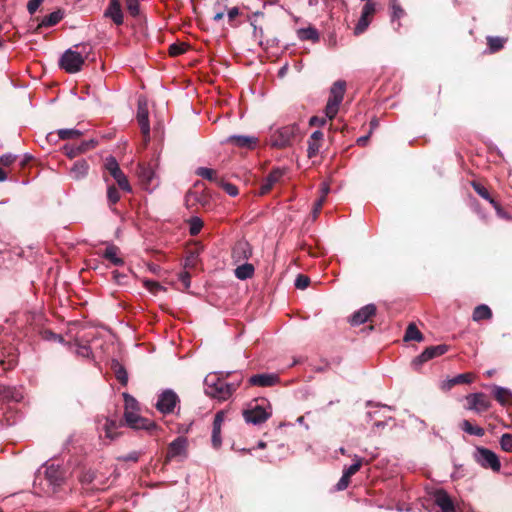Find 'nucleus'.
<instances>
[{"instance_id": "obj_1", "label": "nucleus", "mask_w": 512, "mask_h": 512, "mask_svg": "<svg viewBox=\"0 0 512 512\" xmlns=\"http://www.w3.org/2000/svg\"><path fill=\"white\" fill-rule=\"evenodd\" d=\"M346 90V82L338 80L330 88V95L325 107V115L329 120H333L338 113L339 106L343 101Z\"/></svg>"}, {"instance_id": "obj_2", "label": "nucleus", "mask_w": 512, "mask_h": 512, "mask_svg": "<svg viewBox=\"0 0 512 512\" xmlns=\"http://www.w3.org/2000/svg\"><path fill=\"white\" fill-rule=\"evenodd\" d=\"M80 45H76V47H79ZM82 46V51L77 52L72 49L66 50L61 58L59 59V67L63 69L65 72L73 74L77 73L82 69V66L84 65L85 58L82 55V52H85L86 46Z\"/></svg>"}, {"instance_id": "obj_3", "label": "nucleus", "mask_w": 512, "mask_h": 512, "mask_svg": "<svg viewBox=\"0 0 512 512\" xmlns=\"http://www.w3.org/2000/svg\"><path fill=\"white\" fill-rule=\"evenodd\" d=\"M299 128L296 125H288L274 131L270 136V144L275 148H285L292 145Z\"/></svg>"}, {"instance_id": "obj_4", "label": "nucleus", "mask_w": 512, "mask_h": 512, "mask_svg": "<svg viewBox=\"0 0 512 512\" xmlns=\"http://www.w3.org/2000/svg\"><path fill=\"white\" fill-rule=\"evenodd\" d=\"M205 385L206 394L219 400L228 399L236 391L238 386L235 384L226 383L221 379H217L215 382L210 383L208 378L205 379Z\"/></svg>"}, {"instance_id": "obj_5", "label": "nucleus", "mask_w": 512, "mask_h": 512, "mask_svg": "<svg viewBox=\"0 0 512 512\" xmlns=\"http://www.w3.org/2000/svg\"><path fill=\"white\" fill-rule=\"evenodd\" d=\"M465 402L466 404L464 405V408L466 410L473 411L476 414H482L488 411L492 406V402L489 397L482 392L466 395Z\"/></svg>"}, {"instance_id": "obj_6", "label": "nucleus", "mask_w": 512, "mask_h": 512, "mask_svg": "<svg viewBox=\"0 0 512 512\" xmlns=\"http://www.w3.org/2000/svg\"><path fill=\"white\" fill-rule=\"evenodd\" d=\"M105 168L110 173V175L115 179L120 189L125 192H131V185L126 177V175L121 170L118 162L114 157H109L106 159Z\"/></svg>"}, {"instance_id": "obj_7", "label": "nucleus", "mask_w": 512, "mask_h": 512, "mask_svg": "<svg viewBox=\"0 0 512 512\" xmlns=\"http://www.w3.org/2000/svg\"><path fill=\"white\" fill-rule=\"evenodd\" d=\"M448 350L449 346L446 344L427 347L420 355L412 360L411 365L415 370H418L423 363L445 354Z\"/></svg>"}, {"instance_id": "obj_8", "label": "nucleus", "mask_w": 512, "mask_h": 512, "mask_svg": "<svg viewBox=\"0 0 512 512\" xmlns=\"http://www.w3.org/2000/svg\"><path fill=\"white\" fill-rule=\"evenodd\" d=\"M475 459L484 468H490L493 471H499L501 468L498 456L487 448L478 447L475 453Z\"/></svg>"}, {"instance_id": "obj_9", "label": "nucleus", "mask_w": 512, "mask_h": 512, "mask_svg": "<svg viewBox=\"0 0 512 512\" xmlns=\"http://www.w3.org/2000/svg\"><path fill=\"white\" fill-rule=\"evenodd\" d=\"M136 119L146 144L150 140V123L148 106L145 100L138 101Z\"/></svg>"}, {"instance_id": "obj_10", "label": "nucleus", "mask_w": 512, "mask_h": 512, "mask_svg": "<svg viewBox=\"0 0 512 512\" xmlns=\"http://www.w3.org/2000/svg\"><path fill=\"white\" fill-rule=\"evenodd\" d=\"M178 402V395L174 391L168 389L159 395L156 408L163 414H170L174 411V408Z\"/></svg>"}, {"instance_id": "obj_11", "label": "nucleus", "mask_w": 512, "mask_h": 512, "mask_svg": "<svg viewBox=\"0 0 512 512\" xmlns=\"http://www.w3.org/2000/svg\"><path fill=\"white\" fill-rule=\"evenodd\" d=\"M137 175L141 186L145 190H152L158 184L156 183V175L149 164L139 163L137 166Z\"/></svg>"}, {"instance_id": "obj_12", "label": "nucleus", "mask_w": 512, "mask_h": 512, "mask_svg": "<svg viewBox=\"0 0 512 512\" xmlns=\"http://www.w3.org/2000/svg\"><path fill=\"white\" fill-rule=\"evenodd\" d=\"M187 447L188 441L187 438L183 436L177 437L173 440L168 448L166 453V462L171 461L175 458H185L187 456Z\"/></svg>"}, {"instance_id": "obj_13", "label": "nucleus", "mask_w": 512, "mask_h": 512, "mask_svg": "<svg viewBox=\"0 0 512 512\" xmlns=\"http://www.w3.org/2000/svg\"><path fill=\"white\" fill-rule=\"evenodd\" d=\"M376 12V4L373 2H367L362 9L361 17L358 20V23L356 24L354 28V34L360 35L366 31L369 24L372 21V18Z\"/></svg>"}, {"instance_id": "obj_14", "label": "nucleus", "mask_w": 512, "mask_h": 512, "mask_svg": "<svg viewBox=\"0 0 512 512\" xmlns=\"http://www.w3.org/2000/svg\"><path fill=\"white\" fill-rule=\"evenodd\" d=\"M270 416L271 412L266 411L265 408L258 404L243 411L245 421L254 425L266 422Z\"/></svg>"}, {"instance_id": "obj_15", "label": "nucleus", "mask_w": 512, "mask_h": 512, "mask_svg": "<svg viewBox=\"0 0 512 512\" xmlns=\"http://www.w3.org/2000/svg\"><path fill=\"white\" fill-rule=\"evenodd\" d=\"M18 363V352L12 347H2L1 350V358H0V366L3 368V371H10L16 367Z\"/></svg>"}, {"instance_id": "obj_16", "label": "nucleus", "mask_w": 512, "mask_h": 512, "mask_svg": "<svg viewBox=\"0 0 512 512\" xmlns=\"http://www.w3.org/2000/svg\"><path fill=\"white\" fill-rule=\"evenodd\" d=\"M362 463L363 460L357 458L354 464L343 470V475L336 484L337 491H343L349 486L351 477L360 470Z\"/></svg>"}, {"instance_id": "obj_17", "label": "nucleus", "mask_w": 512, "mask_h": 512, "mask_svg": "<svg viewBox=\"0 0 512 512\" xmlns=\"http://www.w3.org/2000/svg\"><path fill=\"white\" fill-rule=\"evenodd\" d=\"M104 17L110 18L117 26L123 24L124 14L120 0H110L108 7L104 11Z\"/></svg>"}, {"instance_id": "obj_18", "label": "nucleus", "mask_w": 512, "mask_h": 512, "mask_svg": "<svg viewBox=\"0 0 512 512\" xmlns=\"http://www.w3.org/2000/svg\"><path fill=\"white\" fill-rule=\"evenodd\" d=\"M376 306L374 304H368L358 311H356L350 318V323L353 326H358L371 319L376 314Z\"/></svg>"}, {"instance_id": "obj_19", "label": "nucleus", "mask_w": 512, "mask_h": 512, "mask_svg": "<svg viewBox=\"0 0 512 512\" xmlns=\"http://www.w3.org/2000/svg\"><path fill=\"white\" fill-rule=\"evenodd\" d=\"M434 503L439 506L442 512H456L451 497L444 489H437L433 493Z\"/></svg>"}, {"instance_id": "obj_20", "label": "nucleus", "mask_w": 512, "mask_h": 512, "mask_svg": "<svg viewBox=\"0 0 512 512\" xmlns=\"http://www.w3.org/2000/svg\"><path fill=\"white\" fill-rule=\"evenodd\" d=\"M284 170L280 168H274L267 175V177L263 180L260 186V195H265L271 191L273 186L283 177Z\"/></svg>"}, {"instance_id": "obj_21", "label": "nucleus", "mask_w": 512, "mask_h": 512, "mask_svg": "<svg viewBox=\"0 0 512 512\" xmlns=\"http://www.w3.org/2000/svg\"><path fill=\"white\" fill-rule=\"evenodd\" d=\"M475 380V374L471 372L459 374L451 379L443 381L441 384V389L443 391H449L456 385L461 384H470Z\"/></svg>"}, {"instance_id": "obj_22", "label": "nucleus", "mask_w": 512, "mask_h": 512, "mask_svg": "<svg viewBox=\"0 0 512 512\" xmlns=\"http://www.w3.org/2000/svg\"><path fill=\"white\" fill-rule=\"evenodd\" d=\"M44 479L52 486L53 492L59 487L64 480L62 471L54 465L48 466L44 472Z\"/></svg>"}, {"instance_id": "obj_23", "label": "nucleus", "mask_w": 512, "mask_h": 512, "mask_svg": "<svg viewBox=\"0 0 512 512\" xmlns=\"http://www.w3.org/2000/svg\"><path fill=\"white\" fill-rule=\"evenodd\" d=\"M223 143H230L237 147L253 149L258 143V138L254 136L233 135L226 138Z\"/></svg>"}, {"instance_id": "obj_24", "label": "nucleus", "mask_w": 512, "mask_h": 512, "mask_svg": "<svg viewBox=\"0 0 512 512\" xmlns=\"http://www.w3.org/2000/svg\"><path fill=\"white\" fill-rule=\"evenodd\" d=\"M89 164L84 159L75 161L69 169V176L76 181L84 179L89 172Z\"/></svg>"}, {"instance_id": "obj_25", "label": "nucleus", "mask_w": 512, "mask_h": 512, "mask_svg": "<svg viewBox=\"0 0 512 512\" xmlns=\"http://www.w3.org/2000/svg\"><path fill=\"white\" fill-rule=\"evenodd\" d=\"M279 377L275 374H255L248 382L251 386L271 387L278 383Z\"/></svg>"}, {"instance_id": "obj_26", "label": "nucleus", "mask_w": 512, "mask_h": 512, "mask_svg": "<svg viewBox=\"0 0 512 512\" xmlns=\"http://www.w3.org/2000/svg\"><path fill=\"white\" fill-rule=\"evenodd\" d=\"M120 253V248L118 246L109 244L100 255L114 266H123L124 259L120 256Z\"/></svg>"}, {"instance_id": "obj_27", "label": "nucleus", "mask_w": 512, "mask_h": 512, "mask_svg": "<svg viewBox=\"0 0 512 512\" xmlns=\"http://www.w3.org/2000/svg\"><path fill=\"white\" fill-rule=\"evenodd\" d=\"M224 412L219 411L216 413L213 421V429H212V436L211 441L214 448H219L222 444L221 440V427L222 423L224 421Z\"/></svg>"}, {"instance_id": "obj_28", "label": "nucleus", "mask_w": 512, "mask_h": 512, "mask_svg": "<svg viewBox=\"0 0 512 512\" xmlns=\"http://www.w3.org/2000/svg\"><path fill=\"white\" fill-rule=\"evenodd\" d=\"M324 134L317 130L314 131L308 140L307 156L313 158L318 155L320 147L322 145Z\"/></svg>"}, {"instance_id": "obj_29", "label": "nucleus", "mask_w": 512, "mask_h": 512, "mask_svg": "<svg viewBox=\"0 0 512 512\" xmlns=\"http://www.w3.org/2000/svg\"><path fill=\"white\" fill-rule=\"evenodd\" d=\"M493 396L503 406L512 404V392L507 388L494 385Z\"/></svg>"}, {"instance_id": "obj_30", "label": "nucleus", "mask_w": 512, "mask_h": 512, "mask_svg": "<svg viewBox=\"0 0 512 512\" xmlns=\"http://www.w3.org/2000/svg\"><path fill=\"white\" fill-rule=\"evenodd\" d=\"M203 250V246L200 243L195 244L193 248L188 250V255L185 258V268H195L199 261V254Z\"/></svg>"}, {"instance_id": "obj_31", "label": "nucleus", "mask_w": 512, "mask_h": 512, "mask_svg": "<svg viewBox=\"0 0 512 512\" xmlns=\"http://www.w3.org/2000/svg\"><path fill=\"white\" fill-rule=\"evenodd\" d=\"M129 427L135 430H146L152 433L157 429V424L139 415Z\"/></svg>"}, {"instance_id": "obj_32", "label": "nucleus", "mask_w": 512, "mask_h": 512, "mask_svg": "<svg viewBox=\"0 0 512 512\" xmlns=\"http://www.w3.org/2000/svg\"><path fill=\"white\" fill-rule=\"evenodd\" d=\"M63 11L58 9L52 13H50L49 15H46L43 17V19L41 20V22L38 24L36 30L42 28V27H52L54 25H56L57 23H59L62 18H63Z\"/></svg>"}, {"instance_id": "obj_33", "label": "nucleus", "mask_w": 512, "mask_h": 512, "mask_svg": "<svg viewBox=\"0 0 512 512\" xmlns=\"http://www.w3.org/2000/svg\"><path fill=\"white\" fill-rule=\"evenodd\" d=\"M227 8V0H217L211 7L210 13L212 20L215 22L222 20Z\"/></svg>"}, {"instance_id": "obj_34", "label": "nucleus", "mask_w": 512, "mask_h": 512, "mask_svg": "<svg viewBox=\"0 0 512 512\" xmlns=\"http://www.w3.org/2000/svg\"><path fill=\"white\" fill-rule=\"evenodd\" d=\"M111 369L114 372V375L116 379L120 382V384L126 386L128 383V373L125 367L118 361L113 360L111 363Z\"/></svg>"}, {"instance_id": "obj_35", "label": "nucleus", "mask_w": 512, "mask_h": 512, "mask_svg": "<svg viewBox=\"0 0 512 512\" xmlns=\"http://www.w3.org/2000/svg\"><path fill=\"white\" fill-rule=\"evenodd\" d=\"M20 398L21 396L15 388L6 385H0V400L19 401Z\"/></svg>"}, {"instance_id": "obj_36", "label": "nucleus", "mask_w": 512, "mask_h": 512, "mask_svg": "<svg viewBox=\"0 0 512 512\" xmlns=\"http://www.w3.org/2000/svg\"><path fill=\"white\" fill-rule=\"evenodd\" d=\"M492 310L485 304L474 308L472 318L474 321L489 320L492 318Z\"/></svg>"}, {"instance_id": "obj_37", "label": "nucleus", "mask_w": 512, "mask_h": 512, "mask_svg": "<svg viewBox=\"0 0 512 512\" xmlns=\"http://www.w3.org/2000/svg\"><path fill=\"white\" fill-rule=\"evenodd\" d=\"M424 336L414 323H410L404 335V341H423Z\"/></svg>"}, {"instance_id": "obj_38", "label": "nucleus", "mask_w": 512, "mask_h": 512, "mask_svg": "<svg viewBox=\"0 0 512 512\" xmlns=\"http://www.w3.org/2000/svg\"><path fill=\"white\" fill-rule=\"evenodd\" d=\"M123 426H124V423L122 420L117 421V420H113V419H107V421L104 425L106 436L111 439H114L115 437L118 436V433L116 432V430Z\"/></svg>"}, {"instance_id": "obj_39", "label": "nucleus", "mask_w": 512, "mask_h": 512, "mask_svg": "<svg viewBox=\"0 0 512 512\" xmlns=\"http://www.w3.org/2000/svg\"><path fill=\"white\" fill-rule=\"evenodd\" d=\"M254 274V266L250 263H245L235 269V276L240 280L251 278Z\"/></svg>"}, {"instance_id": "obj_40", "label": "nucleus", "mask_w": 512, "mask_h": 512, "mask_svg": "<svg viewBox=\"0 0 512 512\" xmlns=\"http://www.w3.org/2000/svg\"><path fill=\"white\" fill-rule=\"evenodd\" d=\"M196 175H198L204 179H207L211 182H214L217 185L221 179L220 177L217 176V172L214 169L207 168V167H199L196 170Z\"/></svg>"}, {"instance_id": "obj_41", "label": "nucleus", "mask_w": 512, "mask_h": 512, "mask_svg": "<svg viewBox=\"0 0 512 512\" xmlns=\"http://www.w3.org/2000/svg\"><path fill=\"white\" fill-rule=\"evenodd\" d=\"M252 254L250 246L248 243H238L236 247L233 249V257L238 259H248Z\"/></svg>"}, {"instance_id": "obj_42", "label": "nucleus", "mask_w": 512, "mask_h": 512, "mask_svg": "<svg viewBox=\"0 0 512 512\" xmlns=\"http://www.w3.org/2000/svg\"><path fill=\"white\" fill-rule=\"evenodd\" d=\"M56 134L61 140H73L82 136V132L75 128L59 129L57 130Z\"/></svg>"}, {"instance_id": "obj_43", "label": "nucleus", "mask_w": 512, "mask_h": 512, "mask_svg": "<svg viewBox=\"0 0 512 512\" xmlns=\"http://www.w3.org/2000/svg\"><path fill=\"white\" fill-rule=\"evenodd\" d=\"M298 36L302 40L319 41V33L314 27L302 28L298 31Z\"/></svg>"}, {"instance_id": "obj_44", "label": "nucleus", "mask_w": 512, "mask_h": 512, "mask_svg": "<svg viewBox=\"0 0 512 512\" xmlns=\"http://www.w3.org/2000/svg\"><path fill=\"white\" fill-rule=\"evenodd\" d=\"M461 428L470 435L482 437L485 434V430L482 427L474 426L469 420H463Z\"/></svg>"}, {"instance_id": "obj_45", "label": "nucleus", "mask_w": 512, "mask_h": 512, "mask_svg": "<svg viewBox=\"0 0 512 512\" xmlns=\"http://www.w3.org/2000/svg\"><path fill=\"white\" fill-rule=\"evenodd\" d=\"M505 42H506V39L501 38V37H493V36L487 37V45H488L491 53L500 51L504 47Z\"/></svg>"}, {"instance_id": "obj_46", "label": "nucleus", "mask_w": 512, "mask_h": 512, "mask_svg": "<svg viewBox=\"0 0 512 512\" xmlns=\"http://www.w3.org/2000/svg\"><path fill=\"white\" fill-rule=\"evenodd\" d=\"M471 186L473 187V189L475 190V192L481 196L483 199L489 201L491 203V201H494L495 199L491 196L490 192L488 191V189L480 182L478 181H472L471 182Z\"/></svg>"}, {"instance_id": "obj_47", "label": "nucleus", "mask_w": 512, "mask_h": 512, "mask_svg": "<svg viewBox=\"0 0 512 512\" xmlns=\"http://www.w3.org/2000/svg\"><path fill=\"white\" fill-rule=\"evenodd\" d=\"M189 223V232L192 236H196L199 234L203 227V221L199 217H192L188 221Z\"/></svg>"}, {"instance_id": "obj_48", "label": "nucleus", "mask_w": 512, "mask_h": 512, "mask_svg": "<svg viewBox=\"0 0 512 512\" xmlns=\"http://www.w3.org/2000/svg\"><path fill=\"white\" fill-rule=\"evenodd\" d=\"M218 186L221 187L228 195L235 197L238 195L239 190L237 186L232 183L226 182L223 178L220 179Z\"/></svg>"}, {"instance_id": "obj_49", "label": "nucleus", "mask_w": 512, "mask_h": 512, "mask_svg": "<svg viewBox=\"0 0 512 512\" xmlns=\"http://www.w3.org/2000/svg\"><path fill=\"white\" fill-rule=\"evenodd\" d=\"M187 51V45L184 43H173L169 46V55L172 57H176L184 54Z\"/></svg>"}, {"instance_id": "obj_50", "label": "nucleus", "mask_w": 512, "mask_h": 512, "mask_svg": "<svg viewBox=\"0 0 512 512\" xmlns=\"http://www.w3.org/2000/svg\"><path fill=\"white\" fill-rule=\"evenodd\" d=\"M125 402V411H136L138 409L137 400L128 393H123Z\"/></svg>"}, {"instance_id": "obj_51", "label": "nucleus", "mask_w": 512, "mask_h": 512, "mask_svg": "<svg viewBox=\"0 0 512 512\" xmlns=\"http://www.w3.org/2000/svg\"><path fill=\"white\" fill-rule=\"evenodd\" d=\"M107 199L110 205H114L120 200V193L114 185L108 187Z\"/></svg>"}, {"instance_id": "obj_52", "label": "nucleus", "mask_w": 512, "mask_h": 512, "mask_svg": "<svg viewBox=\"0 0 512 512\" xmlns=\"http://www.w3.org/2000/svg\"><path fill=\"white\" fill-rule=\"evenodd\" d=\"M125 3L126 8L131 16L136 17L139 15V0H125Z\"/></svg>"}, {"instance_id": "obj_53", "label": "nucleus", "mask_w": 512, "mask_h": 512, "mask_svg": "<svg viewBox=\"0 0 512 512\" xmlns=\"http://www.w3.org/2000/svg\"><path fill=\"white\" fill-rule=\"evenodd\" d=\"M226 12H227L228 22H229L230 26L236 27L238 25L236 23V18L240 15L239 8L238 7L227 8Z\"/></svg>"}, {"instance_id": "obj_54", "label": "nucleus", "mask_w": 512, "mask_h": 512, "mask_svg": "<svg viewBox=\"0 0 512 512\" xmlns=\"http://www.w3.org/2000/svg\"><path fill=\"white\" fill-rule=\"evenodd\" d=\"M327 191H328V189H325L324 194L318 200H316L313 205L312 217L314 220L318 217V215L322 209L323 203L325 201V194L327 193Z\"/></svg>"}, {"instance_id": "obj_55", "label": "nucleus", "mask_w": 512, "mask_h": 512, "mask_svg": "<svg viewBox=\"0 0 512 512\" xmlns=\"http://www.w3.org/2000/svg\"><path fill=\"white\" fill-rule=\"evenodd\" d=\"M145 286L153 294H157L160 291H165V288L156 281L147 280L145 281Z\"/></svg>"}, {"instance_id": "obj_56", "label": "nucleus", "mask_w": 512, "mask_h": 512, "mask_svg": "<svg viewBox=\"0 0 512 512\" xmlns=\"http://www.w3.org/2000/svg\"><path fill=\"white\" fill-rule=\"evenodd\" d=\"M310 284V278L304 274H299L295 280V287L297 289H305Z\"/></svg>"}, {"instance_id": "obj_57", "label": "nucleus", "mask_w": 512, "mask_h": 512, "mask_svg": "<svg viewBox=\"0 0 512 512\" xmlns=\"http://www.w3.org/2000/svg\"><path fill=\"white\" fill-rule=\"evenodd\" d=\"M500 445L504 451H507V452L512 451V435L511 434L502 435Z\"/></svg>"}, {"instance_id": "obj_58", "label": "nucleus", "mask_w": 512, "mask_h": 512, "mask_svg": "<svg viewBox=\"0 0 512 512\" xmlns=\"http://www.w3.org/2000/svg\"><path fill=\"white\" fill-rule=\"evenodd\" d=\"M391 8H392V19H399L401 18L404 14H405V11L402 9V7L396 2V0H393L392 3H391Z\"/></svg>"}, {"instance_id": "obj_59", "label": "nucleus", "mask_w": 512, "mask_h": 512, "mask_svg": "<svg viewBox=\"0 0 512 512\" xmlns=\"http://www.w3.org/2000/svg\"><path fill=\"white\" fill-rule=\"evenodd\" d=\"M200 201L201 200L198 194L196 192H193L192 190H189L185 195V202L188 207L193 206L195 205L196 202Z\"/></svg>"}, {"instance_id": "obj_60", "label": "nucleus", "mask_w": 512, "mask_h": 512, "mask_svg": "<svg viewBox=\"0 0 512 512\" xmlns=\"http://www.w3.org/2000/svg\"><path fill=\"white\" fill-rule=\"evenodd\" d=\"M96 144H97V142L93 139L88 140V141H82L81 144L79 146H77V152L84 153V152L94 148Z\"/></svg>"}, {"instance_id": "obj_61", "label": "nucleus", "mask_w": 512, "mask_h": 512, "mask_svg": "<svg viewBox=\"0 0 512 512\" xmlns=\"http://www.w3.org/2000/svg\"><path fill=\"white\" fill-rule=\"evenodd\" d=\"M138 416L135 411H124V420H122L124 426L127 425L129 427Z\"/></svg>"}, {"instance_id": "obj_62", "label": "nucleus", "mask_w": 512, "mask_h": 512, "mask_svg": "<svg viewBox=\"0 0 512 512\" xmlns=\"http://www.w3.org/2000/svg\"><path fill=\"white\" fill-rule=\"evenodd\" d=\"M16 156L12 154H5L0 157V164L4 167H9L16 161Z\"/></svg>"}, {"instance_id": "obj_63", "label": "nucleus", "mask_w": 512, "mask_h": 512, "mask_svg": "<svg viewBox=\"0 0 512 512\" xmlns=\"http://www.w3.org/2000/svg\"><path fill=\"white\" fill-rule=\"evenodd\" d=\"M44 0H29L27 3L28 12L33 15Z\"/></svg>"}, {"instance_id": "obj_64", "label": "nucleus", "mask_w": 512, "mask_h": 512, "mask_svg": "<svg viewBox=\"0 0 512 512\" xmlns=\"http://www.w3.org/2000/svg\"><path fill=\"white\" fill-rule=\"evenodd\" d=\"M327 120L324 117L313 116L310 118L309 124L311 126H324Z\"/></svg>"}]
</instances>
